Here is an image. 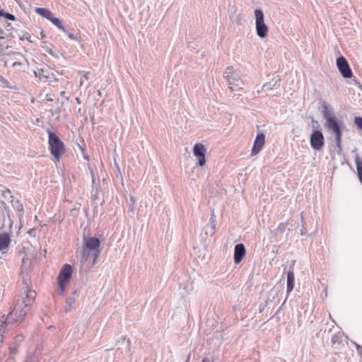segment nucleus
Segmentation results:
<instances>
[{"mask_svg":"<svg viewBox=\"0 0 362 362\" xmlns=\"http://www.w3.org/2000/svg\"><path fill=\"white\" fill-rule=\"evenodd\" d=\"M320 105L319 110L325 119V127L329 134L335 136L334 141L336 146L339 152H341L342 151V129L345 128L344 123L343 120L336 117L332 109L329 107V105L325 101H321Z\"/></svg>","mask_w":362,"mask_h":362,"instance_id":"obj_1","label":"nucleus"},{"mask_svg":"<svg viewBox=\"0 0 362 362\" xmlns=\"http://www.w3.org/2000/svg\"><path fill=\"white\" fill-rule=\"evenodd\" d=\"M100 240L96 237H86L83 235V244L82 248L83 259L86 260L88 258L93 259L94 264L100 253L99 249Z\"/></svg>","mask_w":362,"mask_h":362,"instance_id":"obj_2","label":"nucleus"},{"mask_svg":"<svg viewBox=\"0 0 362 362\" xmlns=\"http://www.w3.org/2000/svg\"><path fill=\"white\" fill-rule=\"evenodd\" d=\"M48 145L51 154L59 161L62 155L65 152V146L61 139L52 131L47 129Z\"/></svg>","mask_w":362,"mask_h":362,"instance_id":"obj_3","label":"nucleus"},{"mask_svg":"<svg viewBox=\"0 0 362 362\" xmlns=\"http://www.w3.org/2000/svg\"><path fill=\"white\" fill-rule=\"evenodd\" d=\"M28 310L23 308L21 305H17L14 309L8 314L7 317L3 315L0 319V326L1 329H6L11 323V320L16 322H22L26 315Z\"/></svg>","mask_w":362,"mask_h":362,"instance_id":"obj_4","label":"nucleus"},{"mask_svg":"<svg viewBox=\"0 0 362 362\" xmlns=\"http://www.w3.org/2000/svg\"><path fill=\"white\" fill-rule=\"evenodd\" d=\"M224 77L229 84V88L231 91H239L243 90V81L240 77L238 73L234 71L233 66H228L224 72Z\"/></svg>","mask_w":362,"mask_h":362,"instance_id":"obj_5","label":"nucleus"},{"mask_svg":"<svg viewBox=\"0 0 362 362\" xmlns=\"http://www.w3.org/2000/svg\"><path fill=\"white\" fill-rule=\"evenodd\" d=\"M72 273L73 267L69 264H65L60 269L57 276V281L62 293L64 291L66 284L71 278Z\"/></svg>","mask_w":362,"mask_h":362,"instance_id":"obj_6","label":"nucleus"},{"mask_svg":"<svg viewBox=\"0 0 362 362\" xmlns=\"http://www.w3.org/2000/svg\"><path fill=\"white\" fill-rule=\"evenodd\" d=\"M254 13L257 35L259 37L264 38L268 33V26L264 23V13L261 9H255Z\"/></svg>","mask_w":362,"mask_h":362,"instance_id":"obj_7","label":"nucleus"},{"mask_svg":"<svg viewBox=\"0 0 362 362\" xmlns=\"http://www.w3.org/2000/svg\"><path fill=\"white\" fill-rule=\"evenodd\" d=\"M310 144L312 148L316 151H320L323 148L325 139L320 130L315 129L313 131L310 137Z\"/></svg>","mask_w":362,"mask_h":362,"instance_id":"obj_8","label":"nucleus"},{"mask_svg":"<svg viewBox=\"0 0 362 362\" xmlns=\"http://www.w3.org/2000/svg\"><path fill=\"white\" fill-rule=\"evenodd\" d=\"M337 66L344 78H351L353 76L352 71L344 57L340 56L337 59Z\"/></svg>","mask_w":362,"mask_h":362,"instance_id":"obj_9","label":"nucleus"},{"mask_svg":"<svg viewBox=\"0 0 362 362\" xmlns=\"http://www.w3.org/2000/svg\"><path fill=\"white\" fill-rule=\"evenodd\" d=\"M193 155L197 158V165L203 167L206 164V149L202 144H195L192 149Z\"/></svg>","mask_w":362,"mask_h":362,"instance_id":"obj_10","label":"nucleus"},{"mask_svg":"<svg viewBox=\"0 0 362 362\" xmlns=\"http://www.w3.org/2000/svg\"><path fill=\"white\" fill-rule=\"evenodd\" d=\"M281 85V77L279 75H273L271 81L265 83L262 86L261 90H258V93L261 92H269L274 89H277Z\"/></svg>","mask_w":362,"mask_h":362,"instance_id":"obj_11","label":"nucleus"},{"mask_svg":"<svg viewBox=\"0 0 362 362\" xmlns=\"http://www.w3.org/2000/svg\"><path fill=\"white\" fill-rule=\"evenodd\" d=\"M264 143H265L264 134L262 132L257 133V134L255 137L254 144H253L252 151H251V155L255 156V155L258 154L260 152V151L262 149V148L264 145Z\"/></svg>","mask_w":362,"mask_h":362,"instance_id":"obj_12","label":"nucleus"},{"mask_svg":"<svg viewBox=\"0 0 362 362\" xmlns=\"http://www.w3.org/2000/svg\"><path fill=\"white\" fill-rule=\"evenodd\" d=\"M24 292L26 293V295L25 297L23 299L21 305V306L23 305V308L28 310V308L35 300L36 293L35 291L29 289L28 284H26Z\"/></svg>","mask_w":362,"mask_h":362,"instance_id":"obj_13","label":"nucleus"},{"mask_svg":"<svg viewBox=\"0 0 362 362\" xmlns=\"http://www.w3.org/2000/svg\"><path fill=\"white\" fill-rule=\"evenodd\" d=\"M246 254L245 247L243 243H238L235 245L234 248V262L239 264L241 262Z\"/></svg>","mask_w":362,"mask_h":362,"instance_id":"obj_14","label":"nucleus"},{"mask_svg":"<svg viewBox=\"0 0 362 362\" xmlns=\"http://www.w3.org/2000/svg\"><path fill=\"white\" fill-rule=\"evenodd\" d=\"M0 208L1 209V217L2 218V223H1V226H0V230L4 228V221H5V219H6V215H7L8 221H9V230L11 232V229H12V227H13V221L11 220V218L10 217L9 208H8V205L6 204V203L3 202V201L1 202Z\"/></svg>","mask_w":362,"mask_h":362,"instance_id":"obj_15","label":"nucleus"},{"mask_svg":"<svg viewBox=\"0 0 362 362\" xmlns=\"http://www.w3.org/2000/svg\"><path fill=\"white\" fill-rule=\"evenodd\" d=\"M205 234L207 236H213L216 231V220L215 216L214 214V211H212V214L209 218V223L206 225L204 228Z\"/></svg>","mask_w":362,"mask_h":362,"instance_id":"obj_16","label":"nucleus"},{"mask_svg":"<svg viewBox=\"0 0 362 362\" xmlns=\"http://www.w3.org/2000/svg\"><path fill=\"white\" fill-rule=\"evenodd\" d=\"M11 205L14 208V209L17 211V215H18L20 221H21V218H23V216L24 214V209H23V204L18 199L15 200L14 197L12 195H11Z\"/></svg>","mask_w":362,"mask_h":362,"instance_id":"obj_17","label":"nucleus"},{"mask_svg":"<svg viewBox=\"0 0 362 362\" xmlns=\"http://www.w3.org/2000/svg\"><path fill=\"white\" fill-rule=\"evenodd\" d=\"M352 153H356L354 160L356 166L357 175L360 182L362 185V158H361L356 153V149L352 151Z\"/></svg>","mask_w":362,"mask_h":362,"instance_id":"obj_18","label":"nucleus"},{"mask_svg":"<svg viewBox=\"0 0 362 362\" xmlns=\"http://www.w3.org/2000/svg\"><path fill=\"white\" fill-rule=\"evenodd\" d=\"M295 276L293 269H289L287 272V285L286 292L287 294L290 293L294 288Z\"/></svg>","mask_w":362,"mask_h":362,"instance_id":"obj_19","label":"nucleus"},{"mask_svg":"<svg viewBox=\"0 0 362 362\" xmlns=\"http://www.w3.org/2000/svg\"><path fill=\"white\" fill-rule=\"evenodd\" d=\"M343 335H341L340 333L334 334L332 337V346L335 349H340L343 346Z\"/></svg>","mask_w":362,"mask_h":362,"instance_id":"obj_20","label":"nucleus"},{"mask_svg":"<svg viewBox=\"0 0 362 362\" xmlns=\"http://www.w3.org/2000/svg\"><path fill=\"white\" fill-rule=\"evenodd\" d=\"M35 12L40 15L41 16L47 18V20H50L54 16L53 13L48 9L45 8H36Z\"/></svg>","mask_w":362,"mask_h":362,"instance_id":"obj_21","label":"nucleus"},{"mask_svg":"<svg viewBox=\"0 0 362 362\" xmlns=\"http://www.w3.org/2000/svg\"><path fill=\"white\" fill-rule=\"evenodd\" d=\"M279 286H274L271 290L268 293V296H267V300L268 301H271L272 302L273 300H274V299L276 298V297L278 296V294L279 293Z\"/></svg>","mask_w":362,"mask_h":362,"instance_id":"obj_22","label":"nucleus"},{"mask_svg":"<svg viewBox=\"0 0 362 362\" xmlns=\"http://www.w3.org/2000/svg\"><path fill=\"white\" fill-rule=\"evenodd\" d=\"M49 21H51L54 25H56L59 29L62 30L64 33H68L67 29L62 25L59 18L54 17L53 16L52 18L49 20Z\"/></svg>","mask_w":362,"mask_h":362,"instance_id":"obj_23","label":"nucleus"},{"mask_svg":"<svg viewBox=\"0 0 362 362\" xmlns=\"http://www.w3.org/2000/svg\"><path fill=\"white\" fill-rule=\"evenodd\" d=\"M287 224L286 223H281L279 225L277 228L274 230V234L275 236L279 235V234L283 233L286 228Z\"/></svg>","mask_w":362,"mask_h":362,"instance_id":"obj_24","label":"nucleus"},{"mask_svg":"<svg viewBox=\"0 0 362 362\" xmlns=\"http://www.w3.org/2000/svg\"><path fill=\"white\" fill-rule=\"evenodd\" d=\"M0 17H4L9 21H16V16L13 14L7 13L2 9H0Z\"/></svg>","mask_w":362,"mask_h":362,"instance_id":"obj_25","label":"nucleus"},{"mask_svg":"<svg viewBox=\"0 0 362 362\" xmlns=\"http://www.w3.org/2000/svg\"><path fill=\"white\" fill-rule=\"evenodd\" d=\"M117 345L124 346L126 349V352L130 351L131 341L129 339L126 340L125 337H123L121 341H119Z\"/></svg>","mask_w":362,"mask_h":362,"instance_id":"obj_26","label":"nucleus"},{"mask_svg":"<svg viewBox=\"0 0 362 362\" xmlns=\"http://www.w3.org/2000/svg\"><path fill=\"white\" fill-rule=\"evenodd\" d=\"M66 311H69L74 308V304L75 303V298L73 297H69L66 298Z\"/></svg>","mask_w":362,"mask_h":362,"instance_id":"obj_27","label":"nucleus"},{"mask_svg":"<svg viewBox=\"0 0 362 362\" xmlns=\"http://www.w3.org/2000/svg\"><path fill=\"white\" fill-rule=\"evenodd\" d=\"M136 204V199L134 197H130L129 200L128 201V207L129 211L128 212L134 213V206Z\"/></svg>","mask_w":362,"mask_h":362,"instance_id":"obj_28","label":"nucleus"},{"mask_svg":"<svg viewBox=\"0 0 362 362\" xmlns=\"http://www.w3.org/2000/svg\"><path fill=\"white\" fill-rule=\"evenodd\" d=\"M34 75L35 77L39 78L40 79L42 78H48V76L46 74H45V70L42 69H38L37 71H35Z\"/></svg>","mask_w":362,"mask_h":362,"instance_id":"obj_29","label":"nucleus"},{"mask_svg":"<svg viewBox=\"0 0 362 362\" xmlns=\"http://www.w3.org/2000/svg\"><path fill=\"white\" fill-rule=\"evenodd\" d=\"M354 124L359 129L362 130V117H356L354 118Z\"/></svg>","mask_w":362,"mask_h":362,"instance_id":"obj_30","label":"nucleus"},{"mask_svg":"<svg viewBox=\"0 0 362 362\" xmlns=\"http://www.w3.org/2000/svg\"><path fill=\"white\" fill-rule=\"evenodd\" d=\"M19 37V39L21 40H23L25 39H26L27 40H28L30 42H32V40H31V35H30V33H24L22 35H18Z\"/></svg>","mask_w":362,"mask_h":362,"instance_id":"obj_31","label":"nucleus"},{"mask_svg":"<svg viewBox=\"0 0 362 362\" xmlns=\"http://www.w3.org/2000/svg\"><path fill=\"white\" fill-rule=\"evenodd\" d=\"M12 54L15 55L16 56V59H23L24 61H25L27 63H28V59L25 58V57L21 54V52H13L12 53Z\"/></svg>","mask_w":362,"mask_h":362,"instance_id":"obj_32","label":"nucleus"},{"mask_svg":"<svg viewBox=\"0 0 362 362\" xmlns=\"http://www.w3.org/2000/svg\"><path fill=\"white\" fill-rule=\"evenodd\" d=\"M47 52H48L50 55L54 57L58 58V56L52 51V49L49 46L42 47Z\"/></svg>","mask_w":362,"mask_h":362,"instance_id":"obj_33","label":"nucleus"},{"mask_svg":"<svg viewBox=\"0 0 362 362\" xmlns=\"http://www.w3.org/2000/svg\"><path fill=\"white\" fill-rule=\"evenodd\" d=\"M18 345H16L15 346L13 347H10L9 349V351H10V354L11 355H16L18 352Z\"/></svg>","mask_w":362,"mask_h":362,"instance_id":"obj_34","label":"nucleus"},{"mask_svg":"<svg viewBox=\"0 0 362 362\" xmlns=\"http://www.w3.org/2000/svg\"><path fill=\"white\" fill-rule=\"evenodd\" d=\"M23 338L24 337H23V336L22 334H18L15 337V341L16 343H20L21 341H23Z\"/></svg>","mask_w":362,"mask_h":362,"instance_id":"obj_35","label":"nucleus"},{"mask_svg":"<svg viewBox=\"0 0 362 362\" xmlns=\"http://www.w3.org/2000/svg\"><path fill=\"white\" fill-rule=\"evenodd\" d=\"M35 228H33L31 229H30L28 231V234L31 235V236H33L35 237Z\"/></svg>","mask_w":362,"mask_h":362,"instance_id":"obj_36","label":"nucleus"},{"mask_svg":"<svg viewBox=\"0 0 362 362\" xmlns=\"http://www.w3.org/2000/svg\"><path fill=\"white\" fill-rule=\"evenodd\" d=\"M68 36L70 39L74 40L77 39V37L72 33H69Z\"/></svg>","mask_w":362,"mask_h":362,"instance_id":"obj_37","label":"nucleus"},{"mask_svg":"<svg viewBox=\"0 0 362 362\" xmlns=\"http://www.w3.org/2000/svg\"><path fill=\"white\" fill-rule=\"evenodd\" d=\"M21 64H22V63L21 62H15L13 64V67H16V66H21Z\"/></svg>","mask_w":362,"mask_h":362,"instance_id":"obj_38","label":"nucleus"},{"mask_svg":"<svg viewBox=\"0 0 362 362\" xmlns=\"http://www.w3.org/2000/svg\"><path fill=\"white\" fill-rule=\"evenodd\" d=\"M300 235H306V231H305V228L303 226V228L300 229Z\"/></svg>","mask_w":362,"mask_h":362,"instance_id":"obj_39","label":"nucleus"},{"mask_svg":"<svg viewBox=\"0 0 362 362\" xmlns=\"http://www.w3.org/2000/svg\"><path fill=\"white\" fill-rule=\"evenodd\" d=\"M202 362H211V361L208 358H204Z\"/></svg>","mask_w":362,"mask_h":362,"instance_id":"obj_40","label":"nucleus"},{"mask_svg":"<svg viewBox=\"0 0 362 362\" xmlns=\"http://www.w3.org/2000/svg\"><path fill=\"white\" fill-rule=\"evenodd\" d=\"M97 197H98V193H97V192H96L95 194H93V195H92V199H93V200L96 199H97Z\"/></svg>","mask_w":362,"mask_h":362,"instance_id":"obj_41","label":"nucleus"},{"mask_svg":"<svg viewBox=\"0 0 362 362\" xmlns=\"http://www.w3.org/2000/svg\"><path fill=\"white\" fill-rule=\"evenodd\" d=\"M189 359H190V354L187 356V357L185 359V362H189Z\"/></svg>","mask_w":362,"mask_h":362,"instance_id":"obj_42","label":"nucleus"},{"mask_svg":"<svg viewBox=\"0 0 362 362\" xmlns=\"http://www.w3.org/2000/svg\"><path fill=\"white\" fill-rule=\"evenodd\" d=\"M40 36H41L42 38H43L45 36V35L43 31L40 32Z\"/></svg>","mask_w":362,"mask_h":362,"instance_id":"obj_43","label":"nucleus"},{"mask_svg":"<svg viewBox=\"0 0 362 362\" xmlns=\"http://www.w3.org/2000/svg\"><path fill=\"white\" fill-rule=\"evenodd\" d=\"M356 349L358 350L359 349H361V346L356 344Z\"/></svg>","mask_w":362,"mask_h":362,"instance_id":"obj_44","label":"nucleus"},{"mask_svg":"<svg viewBox=\"0 0 362 362\" xmlns=\"http://www.w3.org/2000/svg\"><path fill=\"white\" fill-rule=\"evenodd\" d=\"M3 341V335H0V343Z\"/></svg>","mask_w":362,"mask_h":362,"instance_id":"obj_45","label":"nucleus"},{"mask_svg":"<svg viewBox=\"0 0 362 362\" xmlns=\"http://www.w3.org/2000/svg\"><path fill=\"white\" fill-rule=\"evenodd\" d=\"M84 158H85L86 160H89V157H88V156H84Z\"/></svg>","mask_w":362,"mask_h":362,"instance_id":"obj_46","label":"nucleus"},{"mask_svg":"<svg viewBox=\"0 0 362 362\" xmlns=\"http://www.w3.org/2000/svg\"><path fill=\"white\" fill-rule=\"evenodd\" d=\"M25 261H26V259L24 257V258L23 259V264H25Z\"/></svg>","mask_w":362,"mask_h":362,"instance_id":"obj_47","label":"nucleus"},{"mask_svg":"<svg viewBox=\"0 0 362 362\" xmlns=\"http://www.w3.org/2000/svg\"><path fill=\"white\" fill-rule=\"evenodd\" d=\"M300 216H301V220H302V221H303V213H301Z\"/></svg>","mask_w":362,"mask_h":362,"instance_id":"obj_48","label":"nucleus"},{"mask_svg":"<svg viewBox=\"0 0 362 362\" xmlns=\"http://www.w3.org/2000/svg\"><path fill=\"white\" fill-rule=\"evenodd\" d=\"M64 94H65V92H64V91H62V92L61 93V95H62V96H63Z\"/></svg>","mask_w":362,"mask_h":362,"instance_id":"obj_49","label":"nucleus"},{"mask_svg":"<svg viewBox=\"0 0 362 362\" xmlns=\"http://www.w3.org/2000/svg\"><path fill=\"white\" fill-rule=\"evenodd\" d=\"M35 221H37V216H35Z\"/></svg>","mask_w":362,"mask_h":362,"instance_id":"obj_50","label":"nucleus"},{"mask_svg":"<svg viewBox=\"0 0 362 362\" xmlns=\"http://www.w3.org/2000/svg\"><path fill=\"white\" fill-rule=\"evenodd\" d=\"M48 100H52V98H48Z\"/></svg>","mask_w":362,"mask_h":362,"instance_id":"obj_51","label":"nucleus"},{"mask_svg":"<svg viewBox=\"0 0 362 362\" xmlns=\"http://www.w3.org/2000/svg\"><path fill=\"white\" fill-rule=\"evenodd\" d=\"M48 100H52V98H48Z\"/></svg>","mask_w":362,"mask_h":362,"instance_id":"obj_52","label":"nucleus"},{"mask_svg":"<svg viewBox=\"0 0 362 362\" xmlns=\"http://www.w3.org/2000/svg\"><path fill=\"white\" fill-rule=\"evenodd\" d=\"M25 362H30V361H25Z\"/></svg>","mask_w":362,"mask_h":362,"instance_id":"obj_53","label":"nucleus"}]
</instances>
